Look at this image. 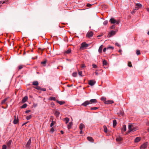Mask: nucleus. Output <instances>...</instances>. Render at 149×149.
Listing matches in <instances>:
<instances>
[{"instance_id": "nucleus-1", "label": "nucleus", "mask_w": 149, "mask_h": 149, "mask_svg": "<svg viewBox=\"0 0 149 149\" xmlns=\"http://www.w3.org/2000/svg\"><path fill=\"white\" fill-rule=\"evenodd\" d=\"M88 45L86 44V42H83L81 44L80 49H84L88 46Z\"/></svg>"}, {"instance_id": "nucleus-2", "label": "nucleus", "mask_w": 149, "mask_h": 149, "mask_svg": "<svg viewBox=\"0 0 149 149\" xmlns=\"http://www.w3.org/2000/svg\"><path fill=\"white\" fill-rule=\"evenodd\" d=\"M128 129L129 131H128V132H130L131 131H134L136 130L134 127L133 125L130 124H129V125Z\"/></svg>"}, {"instance_id": "nucleus-3", "label": "nucleus", "mask_w": 149, "mask_h": 149, "mask_svg": "<svg viewBox=\"0 0 149 149\" xmlns=\"http://www.w3.org/2000/svg\"><path fill=\"white\" fill-rule=\"evenodd\" d=\"M110 21L111 24H118L120 21L119 20H115L113 18H111L110 19Z\"/></svg>"}, {"instance_id": "nucleus-4", "label": "nucleus", "mask_w": 149, "mask_h": 149, "mask_svg": "<svg viewBox=\"0 0 149 149\" xmlns=\"http://www.w3.org/2000/svg\"><path fill=\"white\" fill-rule=\"evenodd\" d=\"M34 88L38 90H40L42 91H46V89L45 88H42L39 86H37Z\"/></svg>"}, {"instance_id": "nucleus-5", "label": "nucleus", "mask_w": 149, "mask_h": 149, "mask_svg": "<svg viewBox=\"0 0 149 149\" xmlns=\"http://www.w3.org/2000/svg\"><path fill=\"white\" fill-rule=\"evenodd\" d=\"M31 143V139L30 138L27 142L26 144V147L27 149H29L30 148V145Z\"/></svg>"}, {"instance_id": "nucleus-6", "label": "nucleus", "mask_w": 149, "mask_h": 149, "mask_svg": "<svg viewBox=\"0 0 149 149\" xmlns=\"http://www.w3.org/2000/svg\"><path fill=\"white\" fill-rule=\"evenodd\" d=\"M116 32L115 31H112L109 33L107 36L110 37L111 36L114 35L116 33Z\"/></svg>"}, {"instance_id": "nucleus-7", "label": "nucleus", "mask_w": 149, "mask_h": 149, "mask_svg": "<svg viewBox=\"0 0 149 149\" xmlns=\"http://www.w3.org/2000/svg\"><path fill=\"white\" fill-rule=\"evenodd\" d=\"M147 146V143H143L140 147V149H145Z\"/></svg>"}, {"instance_id": "nucleus-8", "label": "nucleus", "mask_w": 149, "mask_h": 149, "mask_svg": "<svg viewBox=\"0 0 149 149\" xmlns=\"http://www.w3.org/2000/svg\"><path fill=\"white\" fill-rule=\"evenodd\" d=\"M95 83V81L93 80H90L88 82V84L91 86H93Z\"/></svg>"}, {"instance_id": "nucleus-9", "label": "nucleus", "mask_w": 149, "mask_h": 149, "mask_svg": "<svg viewBox=\"0 0 149 149\" xmlns=\"http://www.w3.org/2000/svg\"><path fill=\"white\" fill-rule=\"evenodd\" d=\"M14 119L13 121V123L15 124H17L18 122V116H17V117H16V116H14Z\"/></svg>"}, {"instance_id": "nucleus-10", "label": "nucleus", "mask_w": 149, "mask_h": 149, "mask_svg": "<svg viewBox=\"0 0 149 149\" xmlns=\"http://www.w3.org/2000/svg\"><path fill=\"white\" fill-rule=\"evenodd\" d=\"M90 104V102L88 101H86L84 102L81 105L84 106L85 107H86L87 105Z\"/></svg>"}, {"instance_id": "nucleus-11", "label": "nucleus", "mask_w": 149, "mask_h": 149, "mask_svg": "<svg viewBox=\"0 0 149 149\" xmlns=\"http://www.w3.org/2000/svg\"><path fill=\"white\" fill-rule=\"evenodd\" d=\"M11 143L12 141L11 140H9L7 142V144L8 149H10Z\"/></svg>"}, {"instance_id": "nucleus-12", "label": "nucleus", "mask_w": 149, "mask_h": 149, "mask_svg": "<svg viewBox=\"0 0 149 149\" xmlns=\"http://www.w3.org/2000/svg\"><path fill=\"white\" fill-rule=\"evenodd\" d=\"M93 33L92 31H90L87 33V36L88 37L90 38L93 36Z\"/></svg>"}, {"instance_id": "nucleus-13", "label": "nucleus", "mask_w": 149, "mask_h": 149, "mask_svg": "<svg viewBox=\"0 0 149 149\" xmlns=\"http://www.w3.org/2000/svg\"><path fill=\"white\" fill-rule=\"evenodd\" d=\"M113 103V101L112 100H109L106 101L104 102V103L106 104H109Z\"/></svg>"}, {"instance_id": "nucleus-14", "label": "nucleus", "mask_w": 149, "mask_h": 149, "mask_svg": "<svg viewBox=\"0 0 149 149\" xmlns=\"http://www.w3.org/2000/svg\"><path fill=\"white\" fill-rule=\"evenodd\" d=\"M39 84V83L38 81H33L32 83V85L34 86H38V85Z\"/></svg>"}, {"instance_id": "nucleus-15", "label": "nucleus", "mask_w": 149, "mask_h": 149, "mask_svg": "<svg viewBox=\"0 0 149 149\" xmlns=\"http://www.w3.org/2000/svg\"><path fill=\"white\" fill-rule=\"evenodd\" d=\"M28 99V97L27 96H25L22 99V102L23 103L25 102Z\"/></svg>"}, {"instance_id": "nucleus-16", "label": "nucleus", "mask_w": 149, "mask_h": 149, "mask_svg": "<svg viewBox=\"0 0 149 149\" xmlns=\"http://www.w3.org/2000/svg\"><path fill=\"white\" fill-rule=\"evenodd\" d=\"M141 140V138L140 137H136L134 139V142H139Z\"/></svg>"}, {"instance_id": "nucleus-17", "label": "nucleus", "mask_w": 149, "mask_h": 149, "mask_svg": "<svg viewBox=\"0 0 149 149\" xmlns=\"http://www.w3.org/2000/svg\"><path fill=\"white\" fill-rule=\"evenodd\" d=\"M72 124H73L72 123V122H70L68 124V129H70L71 128V127L72 125Z\"/></svg>"}, {"instance_id": "nucleus-18", "label": "nucleus", "mask_w": 149, "mask_h": 149, "mask_svg": "<svg viewBox=\"0 0 149 149\" xmlns=\"http://www.w3.org/2000/svg\"><path fill=\"white\" fill-rule=\"evenodd\" d=\"M103 47V46L102 45H101L99 47V48L98 49V52L100 53H101L102 52V49Z\"/></svg>"}, {"instance_id": "nucleus-19", "label": "nucleus", "mask_w": 149, "mask_h": 149, "mask_svg": "<svg viewBox=\"0 0 149 149\" xmlns=\"http://www.w3.org/2000/svg\"><path fill=\"white\" fill-rule=\"evenodd\" d=\"M90 103H96L97 102V100L96 99H91L89 101Z\"/></svg>"}, {"instance_id": "nucleus-20", "label": "nucleus", "mask_w": 149, "mask_h": 149, "mask_svg": "<svg viewBox=\"0 0 149 149\" xmlns=\"http://www.w3.org/2000/svg\"><path fill=\"white\" fill-rule=\"evenodd\" d=\"M85 127L84 125L82 123H81L79 125V129L80 130H82L83 128Z\"/></svg>"}, {"instance_id": "nucleus-21", "label": "nucleus", "mask_w": 149, "mask_h": 149, "mask_svg": "<svg viewBox=\"0 0 149 149\" xmlns=\"http://www.w3.org/2000/svg\"><path fill=\"white\" fill-rule=\"evenodd\" d=\"M117 124V121L116 120H114L113 121V127H115Z\"/></svg>"}, {"instance_id": "nucleus-22", "label": "nucleus", "mask_w": 149, "mask_h": 149, "mask_svg": "<svg viewBox=\"0 0 149 149\" xmlns=\"http://www.w3.org/2000/svg\"><path fill=\"white\" fill-rule=\"evenodd\" d=\"M56 102L58 103H59L60 105H62L63 104H64L65 103V102H62L61 101H59L58 100H56Z\"/></svg>"}, {"instance_id": "nucleus-23", "label": "nucleus", "mask_w": 149, "mask_h": 149, "mask_svg": "<svg viewBox=\"0 0 149 149\" xmlns=\"http://www.w3.org/2000/svg\"><path fill=\"white\" fill-rule=\"evenodd\" d=\"M69 120V119L68 118H65L64 119V121H65V123L67 124Z\"/></svg>"}, {"instance_id": "nucleus-24", "label": "nucleus", "mask_w": 149, "mask_h": 149, "mask_svg": "<svg viewBox=\"0 0 149 149\" xmlns=\"http://www.w3.org/2000/svg\"><path fill=\"white\" fill-rule=\"evenodd\" d=\"M122 140V139L120 137H118L116 139V140L117 141L120 142Z\"/></svg>"}, {"instance_id": "nucleus-25", "label": "nucleus", "mask_w": 149, "mask_h": 149, "mask_svg": "<svg viewBox=\"0 0 149 149\" xmlns=\"http://www.w3.org/2000/svg\"><path fill=\"white\" fill-rule=\"evenodd\" d=\"M87 139L88 141H89L91 142H93V138L91 137H90V136L88 137H87Z\"/></svg>"}, {"instance_id": "nucleus-26", "label": "nucleus", "mask_w": 149, "mask_h": 149, "mask_svg": "<svg viewBox=\"0 0 149 149\" xmlns=\"http://www.w3.org/2000/svg\"><path fill=\"white\" fill-rule=\"evenodd\" d=\"M136 8H140L142 6V5L140 3H136Z\"/></svg>"}, {"instance_id": "nucleus-27", "label": "nucleus", "mask_w": 149, "mask_h": 149, "mask_svg": "<svg viewBox=\"0 0 149 149\" xmlns=\"http://www.w3.org/2000/svg\"><path fill=\"white\" fill-rule=\"evenodd\" d=\"M102 62H103V65H107L108 63L107 62V61L106 60H103Z\"/></svg>"}, {"instance_id": "nucleus-28", "label": "nucleus", "mask_w": 149, "mask_h": 149, "mask_svg": "<svg viewBox=\"0 0 149 149\" xmlns=\"http://www.w3.org/2000/svg\"><path fill=\"white\" fill-rule=\"evenodd\" d=\"M126 130V126L125 125H123V127L122 128V131H123V130L125 132Z\"/></svg>"}, {"instance_id": "nucleus-29", "label": "nucleus", "mask_w": 149, "mask_h": 149, "mask_svg": "<svg viewBox=\"0 0 149 149\" xmlns=\"http://www.w3.org/2000/svg\"><path fill=\"white\" fill-rule=\"evenodd\" d=\"M103 127L104 128V132L105 133H107V127L105 125H104L103 126Z\"/></svg>"}, {"instance_id": "nucleus-30", "label": "nucleus", "mask_w": 149, "mask_h": 149, "mask_svg": "<svg viewBox=\"0 0 149 149\" xmlns=\"http://www.w3.org/2000/svg\"><path fill=\"white\" fill-rule=\"evenodd\" d=\"M50 100H53L54 101H56V98L55 97H50L49 98Z\"/></svg>"}, {"instance_id": "nucleus-31", "label": "nucleus", "mask_w": 149, "mask_h": 149, "mask_svg": "<svg viewBox=\"0 0 149 149\" xmlns=\"http://www.w3.org/2000/svg\"><path fill=\"white\" fill-rule=\"evenodd\" d=\"M54 114L56 116H58L60 114V113L57 111H55Z\"/></svg>"}, {"instance_id": "nucleus-32", "label": "nucleus", "mask_w": 149, "mask_h": 149, "mask_svg": "<svg viewBox=\"0 0 149 149\" xmlns=\"http://www.w3.org/2000/svg\"><path fill=\"white\" fill-rule=\"evenodd\" d=\"M7 100V98H5L3 100L1 103V104H3L5 103V102Z\"/></svg>"}, {"instance_id": "nucleus-33", "label": "nucleus", "mask_w": 149, "mask_h": 149, "mask_svg": "<svg viewBox=\"0 0 149 149\" xmlns=\"http://www.w3.org/2000/svg\"><path fill=\"white\" fill-rule=\"evenodd\" d=\"M27 106V104H24L23 105H22L21 107V108H26Z\"/></svg>"}, {"instance_id": "nucleus-34", "label": "nucleus", "mask_w": 149, "mask_h": 149, "mask_svg": "<svg viewBox=\"0 0 149 149\" xmlns=\"http://www.w3.org/2000/svg\"><path fill=\"white\" fill-rule=\"evenodd\" d=\"M71 50L70 49H69L65 52V53L67 54H69L71 52Z\"/></svg>"}, {"instance_id": "nucleus-35", "label": "nucleus", "mask_w": 149, "mask_h": 149, "mask_svg": "<svg viewBox=\"0 0 149 149\" xmlns=\"http://www.w3.org/2000/svg\"><path fill=\"white\" fill-rule=\"evenodd\" d=\"M72 74L73 76L76 77L77 75V73L76 72H74L72 73Z\"/></svg>"}, {"instance_id": "nucleus-36", "label": "nucleus", "mask_w": 149, "mask_h": 149, "mask_svg": "<svg viewBox=\"0 0 149 149\" xmlns=\"http://www.w3.org/2000/svg\"><path fill=\"white\" fill-rule=\"evenodd\" d=\"M31 117H32V116H31V115H30L29 116H28L26 117V119L27 120H29L31 118Z\"/></svg>"}, {"instance_id": "nucleus-37", "label": "nucleus", "mask_w": 149, "mask_h": 149, "mask_svg": "<svg viewBox=\"0 0 149 149\" xmlns=\"http://www.w3.org/2000/svg\"><path fill=\"white\" fill-rule=\"evenodd\" d=\"M128 66L130 67H132V65L131 64V62H130V61L128 62Z\"/></svg>"}, {"instance_id": "nucleus-38", "label": "nucleus", "mask_w": 149, "mask_h": 149, "mask_svg": "<svg viewBox=\"0 0 149 149\" xmlns=\"http://www.w3.org/2000/svg\"><path fill=\"white\" fill-rule=\"evenodd\" d=\"M136 54L137 55L141 54L140 51L139 50H137L136 51Z\"/></svg>"}, {"instance_id": "nucleus-39", "label": "nucleus", "mask_w": 149, "mask_h": 149, "mask_svg": "<svg viewBox=\"0 0 149 149\" xmlns=\"http://www.w3.org/2000/svg\"><path fill=\"white\" fill-rule=\"evenodd\" d=\"M46 63V61H44L42 62L41 63V64H43V66H45V65Z\"/></svg>"}, {"instance_id": "nucleus-40", "label": "nucleus", "mask_w": 149, "mask_h": 149, "mask_svg": "<svg viewBox=\"0 0 149 149\" xmlns=\"http://www.w3.org/2000/svg\"><path fill=\"white\" fill-rule=\"evenodd\" d=\"M78 74H79L81 76V77L83 76V75H82V71H79L78 70Z\"/></svg>"}, {"instance_id": "nucleus-41", "label": "nucleus", "mask_w": 149, "mask_h": 149, "mask_svg": "<svg viewBox=\"0 0 149 149\" xmlns=\"http://www.w3.org/2000/svg\"><path fill=\"white\" fill-rule=\"evenodd\" d=\"M98 109V108L97 107H91V110H96Z\"/></svg>"}, {"instance_id": "nucleus-42", "label": "nucleus", "mask_w": 149, "mask_h": 149, "mask_svg": "<svg viewBox=\"0 0 149 149\" xmlns=\"http://www.w3.org/2000/svg\"><path fill=\"white\" fill-rule=\"evenodd\" d=\"M114 49V47H109L107 48V49Z\"/></svg>"}, {"instance_id": "nucleus-43", "label": "nucleus", "mask_w": 149, "mask_h": 149, "mask_svg": "<svg viewBox=\"0 0 149 149\" xmlns=\"http://www.w3.org/2000/svg\"><path fill=\"white\" fill-rule=\"evenodd\" d=\"M101 100H102L105 101L106 100V98L104 97H102L101 98Z\"/></svg>"}, {"instance_id": "nucleus-44", "label": "nucleus", "mask_w": 149, "mask_h": 149, "mask_svg": "<svg viewBox=\"0 0 149 149\" xmlns=\"http://www.w3.org/2000/svg\"><path fill=\"white\" fill-rule=\"evenodd\" d=\"M23 68V66L22 65H20L18 67L19 70H20Z\"/></svg>"}, {"instance_id": "nucleus-45", "label": "nucleus", "mask_w": 149, "mask_h": 149, "mask_svg": "<svg viewBox=\"0 0 149 149\" xmlns=\"http://www.w3.org/2000/svg\"><path fill=\"white\" fill-rule=\"evenodd\" d=\"M123 111H120L119 113V115H121V116H123Z\"/></svg>"}, {"instance_id": "nucleus-46", "label": "nucleus", "mask_w": 149, "mask_h": 149, "mask_svg": "<svg viewBox=\"0 0 149 149\" xmlns=\"http://www.w3.org/2000/svg\"><path fill=\"white\" fill-rule=\"evenodd\" d=\"M7 148V147L6 145H3L2 146V149H6Z\"/></svg>"}, {"instance_id": "nucleus-47", "label": "nucleus", "mask_w": 149, "mask_h": 149, "mask_svg": "<svg viewBox=\"0 0 149 149\" xmlns=\"http://www.w3.org/2000/svg\"><path fill=\"white\" fill-rule=\"evenodd\" d=\"M92 66L93 68H97V66L95 64H93L92 65Z\"/></svg>"}, {"instance_id": "nucleus-48", "label": "nucleus", "mask_w": 149, "mask_h": 149, "mask_svg": "<svg viewBox=\"0 0 149 149\" xmlns=\"http://www.w3.org/2000/svg\"><path fill=\"white\" fill-rule=\"evenodd\" d=\"M108 23V21H105L103 22V24L104 25H106Z\"/></svg>"}, {"instance_id": "nucleus-49", "label": "nucleus", "mask_w": 149, "mask_h": 149, "mask_svg": "<svg viewBox=\"0 0 149 149\" xmlns=\"http://www.w3.org/2000/svg\"><path fill=\"white\" fill-rule=\"evenodd\" d=\"M54 122L52 121V123H51L50 124V127H52L54 125Z\"/></svg>"}, {"instance_id": "nucleus-50", "label": "nucleus", "mask_w": 149, "mask_h": 149, "mask_svg": "<svg viewBox=\"0 0 149 149\" xmlns=\"http://www.w3.org/2000/svg\"><path fill=\"white\" fill-rule=\"evenodd\" d=\"M54 131V130L53 127H52L50 130V131L52 132V133H53V132Z\"/></svg>"}, {"instance_id": "nucleus-51", "label": "nucleus", "mask_w": 149, "mask_h": 149, "mask_svg": "<svg viewBox=\"0 0 149 149\" xmlns=\"http://www.w3.org/2000/svg\"><path fill=\"white\" fill-rule=\"evenodd\" d=\"M5 3V1H0V5H1V4H3Z\"/></svg>"}, {"instance_id": "nucleus-52", "label": "nucleus", "mask_w": 149, "mask_h": 149, "mask_svg": "<svg viewBox=\"0 0 149 149\" xmlns=\"http://www.w3.org/2000/svg\"><path fill=\"white\" fill-rule=\"evenodd\" d=\"M115 25H112L111 27V29H113L114 28H115Z\"/></svg>"}, {"instance_id": "nucleus-53", "label": "nucleus", "mask_w": 149, "mask_h": 149, "mask_svg": "<svg viewBox=\"0 0 149 149\" xmlns=\"http://www.w3.org/2000/svg\"><path fill=\"white\" fill-rule=\"evenodd\" d=\"M31 111L30 110H26L25 111V113H29V112H30V111Z\"/></svg>"}, {"instance_id": "nucleus-54", "label": "nucleus", "mask_w": 149, "mask_h": 149, "mask_svg": "<svg viewBox=\"0 0 149 149\" xmlns=\"http://www.w3.org/2000/svg\"><path fill=\"white\" fill-rule=\"evenodd\" d=\"M86 67V66L84 64H83L81 66V68H85Z\"/></svg>"}, {"instance_id": "nucleus-55", "label": "nucleus", "mask_w": 149, "mask_h": 149, "mask_svg": "<svg viewBox=\"0 0 149 149\" xmlns=\"http://www.w3.org/2000/svg\"><path fill=\"white\" fill-rule=\"evenodd\" d=\"M115 45H116L119 47H120V45L118 43H116Z\"/></svg>"}, {"instance_id": "nucleus-56", "label": "nucleus", "mask_w": 149, "mask_h": 149, "mask_svg": "<svg viewBox=\"0 0 149 149\" xmlns=\"http://www.w3.org/2000/svg\"><path fill=\"white\" fill-rule=\"evenodd\" d=\"M107 49V48H104V49H103V52H105L106 51Z\"/></svg>"}, {"instance_id": "nucleus-57", "label": "nucleus", "mask_w": 149, "mask_h": 149, "mask_svg": "<svg viewBox=\"0 0 149 149\" xmlns=\"http://www.w3.org/2000/svg\"><path fill=\"white\" fill-rule=\"evenodd\" d=\"M91 6V5L90 4H87V6L88 7H90Z\"/></svg>"}, {"instance_id": "nucleus-58", "label": "nucleus", "mask_w": 149, "mask_h": 149, "mask_svg": "<svg viewBox=\"0 0 149 149\" xmlns=\"http://www.w3.org/2000/svg\"><path fill=\"white\" fill-rule=\"evenodd\" d=\"M118 52H119V53H120V54H121V55L122 54V53H121V52H122V50L120 49L119 51H118Z\"/></svg>"}, {"instance_id": "nucleus-59", "label": "nucleus", "mask_w": 149, "mask_h": 149, "mask_svg": "<svg viewBox=\"0 0 149 149\" xmlns=\"http://www.w3.org/2000/svg\"><path fill=\"white\" fill-rule=\"evenodd\" d=\"M82 130H80V134H81L82 133Z\"/></svg>"}, {"instance_id": "nucleus-60", "label": "nucleus", "mask_w": 149, "mask_h": 149, "mask_svg": "<svg viewBox=\"0 0 149 149\" xmlns=\"http://www.w3.org/2000/svg\"><path fill=\"white\" fill-rule=\"evenodd\" d=\"M38 49L39 50H40L41 51H42L43 50V49H42L40 48H39Z\"/></svg>"}, {"instance_id": "nucleus-61", "label": "nucleus", "mask_w": 149, "mask_h": 149, "mask_svg": "<svg viewBox=\"0 0 149 149\" xmlns=\"http://www.w3.org/2000/svg\"><path fill=\"white\" fill-rule=\"evenodd\" d=\"M102 36V35H100L97 36V37H100Z\"/></svg>"}, {"instance_id": "nucleus-62", "label": "nucleus", "mask_w": 149, "mask_h": 149, "mask_svg": "<svg viewBox=\"0 0 149 149\" xmlns=\"http://www.w3.org/2000/svg\"><path fill=\"white\" fill-rule=\"evenodd\" d=\"M61 134H63V133H64L63 132V131H62V130L61 131Z\"/></svg>"}, {"instance_id": "nucleus-63", "label": "nucleus", "mask_w": 149, "mask_h": 149, "mask_svg": "<svg viewBox=\"0 0 149 149\" xmlns=\"http://www.w3.org/2000/svg\"><path fill=\"white\" fill-rule=\"evenodd\" d=\"M95 74L96 75H98V73L97 72H95Z\"/></svg>"}, {"instance_id": "nucleus-64", "label": "nucleus", "mask_w": 149, "mask_h": 149, "mask_svg": "<svg viewBox=\"0 0 149 149\" xmlns=\"http://www.w3.org/2000/svg\"><path fill=\"white\" fill-rule=\"evenodd\" d=\"M147 10L149 12V8H146Z\"/></svg>"}]
</instances>
